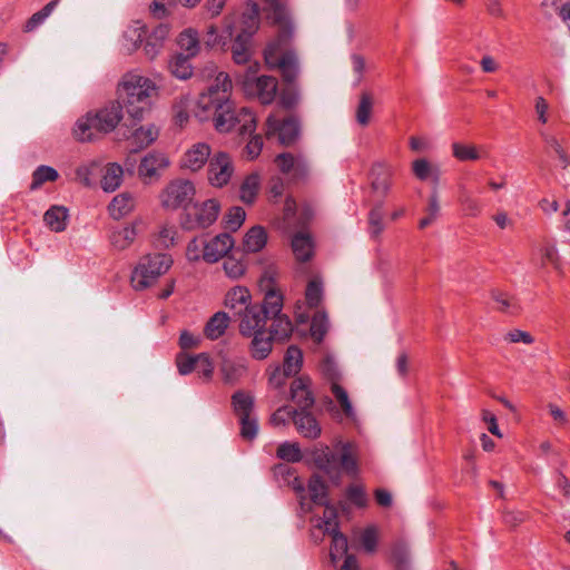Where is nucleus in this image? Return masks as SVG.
I'll return each mask as SVG.
<instances>
[{
    "mask_svg": "<svg viewBox=\"0 0 570 570\" xmlns=\"http://www.w3.org/2000/svg\"><path fill=\"white\" fill-rule=\"evenodd\" d=\"M263 12L278 28L277 37L264 51L265 62L271 69L279 68L285 80H293L298 73V57L294 50L285 49L294 35L288 0H264Z\"/></svg>",
    "mask_w": 570,
    "mask_h": 570,
    "instance_id": "4",
    "label": "nucleus"
},
{
    "mask_svg": "<svg viewBox=\"0 0 570 570\" xmlns=\"http://www.w3.org/2000/svg\"><path fill=\"white\" fill-rule=\"evenodd\" d=\"M293 253L297 261L307 262L313 256V242L311 237L304 233H297L292 239Z\"/></svg>",
    "mask_w": 570,
    "mask_h": 570,
    "instance_id": "28",
    "label": "nucleus"
},
{
    "mask_svg": "<svg viewBox=\"0 0 570 570\" xmlns=\"http://www.w3.org/2000/svg\"><path fill=\"white\" fill-rule=\"evenodd\" d=\"M441 210L440 203H439V195L436 188H434L431 193V196L429 198V205L426 207V216L423 217L420 223V228H426L430 226L439 216Z\"/></svg>",
    "mask_w": 570,
    "mask_h": 570,
    "instance_id": "48",
    "label": "nucleus"
},
{
    "mask_svg": "<svg viewBox=\"0 0 570 570\" xmlns=\"http://www.w3.org/2000/svg\"><path fill=\"white\" fill-rule=\"evenodd\" d=\"M240 435L245 440H253L257 435L258 424L257 420L252 415L239 417Z\"/></svg>",
    "mask_w": 570,
    "mask_h": 570,
    "instance_id": "58",
    "label": "nucleus"
},
{
    "mask_svg": "<svg viewBox=\"0 0 570 570\" xmlns=\"http://www.w3.org/2000/svg\"><path fill=\"white\" fill-rule=\"evenodd\" d=\"M293 422L298 433L307 439H317L322 429L316 417L308 411H293Z\"/></svg>",
    "mask_w": 570,
    "mask_h": 570,
    "instance_id": "15",
    "label": "nucleus"
},
{
    "mask_svg": "<svg viewBox=\"0 0 570 570\" xmlns=\"http://www.w3.org/2000/svg\"><path fill=\"white\" fill-rule=\"evenodd\" d=\"M383 202L376 203L368 213V234L371 238L376 239L380 237L385 228L384 225Z\"/></svg>",
    "mask_w": 570,
    "mask_h": 570,
    "instance_id": "35",
    "label": "nucleus"
},
{
    "mask_svg": "<svg viewBox=\"0 0 570 570\" xmlns=\"http://www.w3.org/2000/svg\"><path fill=\"white\" fill-rule=\"evenodd\" d=\"M234 246V239L228 233H222L204 244L203 259L216 263L225 257Z\"/></svg>",
    "mask_w": 570,
    "mask_h": 570,
    "instance_id": "13",
    "label": "nucleus"
},
{
    "mask_svg": "<svg viewBox=\"0 0 570 570\" xmlns=\"http://www.w3.org/2000/svg\"><path fill=\"white\" fill-rule=\"evenodd\" d=\"M492 299L498 304V309L500 312L513 314L518 306L514 299H511L505 293L500 292L498 289H493L491 292Z\"/></svg>",
    "mask_w": 570,
    "mask_h": 570,
    "instance_id": "55",
    "label": "nucleus"
},
{
    "mask_svg": "<svg viewBox=\"0 0 570 570\" xmlns=\"http://www.w3.org/2000/svg\"><path fill=\"white\" fill-rule=\"evenodd\" d=\"M219 204L215 199H207L200 205L195 206L196 222L199 227L206 228L210 226L218 217Z\"/></svg>",
    "mask_w": 570,
    "mask_h": 570,
    "instance_id": "25",
    "label": "nucleus"
},
{
    "mask_svg": "<svg viewBox=\"0 0 570 570\" xmlns=\"http://www.w3.org/2000/svg\"><path fill=\"white\" fill-rule=\"evenodd\" d=\"M223 267L230 278H238L245 272V265L233 256L226 257Z\"/></svg>",
    "mask_w": 570,
    "mask_h": 570,
    "instance_id": "61",
    "label": "nucleus"
},
{
    "mask_svg": "<svg viewBox=\"0 0 570 570\" xmlns=\"http://www.w3.org/2000/svg\"><path fill=\"white\" fill-rule=\"evenodd\" d=\"M68 209L63 206H51L43 215L47 226L56 233L63 232L67 227Z\"/></svg>",
    "mask_w": 570,
    "mask_h": 570,
    "instance_id": "26",
    "label": "nucleus"
},
{
    "mask_svg": "<svg viewBox=\"0 0 570 570\" xmlns=\"http://www.w3.org/2000/svg\"><path fill=\"white\" fill-rule=\"evenodd\" d=\"M331 392L342 407V411L346 417L354 420L356 416L355 410L350 401L346 390L340 384L335 383L331 385Z\"/></svg>",
    "mask_w": 570,
    "mask_h": 570,
    "instance_id": "44",
    "label": "nucleus"
},
{
    "mask_svg": "<svg viewBox=\"0 0 570 570\" xmlns=\"http://www.w3.org/2000/svg\"><path fill=\"white\" fill-rule=\"evenodd\" d=\"M158 136L159 129L154 124L139 126L128 137L130 153L138 154L139 151L148 148L157 140Z\"/></svg>",
    "mask_w": 570,
    "mask_h": 570,
    "instance_id": "14",
    "label": "nucleus"
},
{
    "mask_svg": "<svg viewBox=\"0 0 570 570\" xmlns=\"http://www.w3.org/2000/svg\"><path fill=\"white\" fill-rule=\"evenodd\" d=\"M234 29V22L228 19L225 20V24L220 33H218L217 28L214 24L209 26L204 40L205 45L208 48L220 47L222 49H225L227 43L233 39Z\"/></svg>",
    "mask_w": 570,
    "mask_h": 570,
    "instance_id": "22",
    "label": "nucleus"
},
{
    "mask_svg": "<svg viewBox=\"0 0 570 570\" xmlns=\"http://www.w3.org/2000/svg\"><path fill=\"white\" fill-rule=\"evenodd\" d=\"M297 161V157L293 156L291 153H283L276 156L275 164L277 165L278 169L285 174L291 175L293 171V168Z\"/></svg>",
    "mask_w": 570,
    "mask_h": 570,
    "instance_id": "62",
    "label": "nucleus"
},
{
    "mask_svg": "<svg viewBox=\"0 0 570 570\" xmlns=\"http://www.w3.org/2000/svg\"><path fill=\"white\" fill-rule=\"evenodd\" d=\"M276 455L286 463L301 462L303 459V454L298 444L291 442H283L279 444L276 451Z\"/></svg>",
    "mask_w": 570,
    "mask_h": 570,
    "instance_id": "47",
    "label": "nucleus"
},
{
    "mask_svg": "<svg viewBox=\"0 0 570 570\" xmlns=\"http://www.w3.org/2000/svg\"><path fill=\"white\" fill-rule=\"evenodd\" d=\"M178 3H180L179 0H154L150 4V12L154 17L161 19L168 16Z\"/></svg>",
    "mask_w": 570,
    "mask_h": 570,
    "instance_id": "57",
    "label": "nucleus"
},
{
    "mask_svg": "<svg viewBox=\"0 0 570 570\" xmlns=\"http://www.w3.org/2000/svg\"><path fill=\"white\" fill-rule=\"evenodd\" d=\"M232 81L228 75L219 72L215 83L208 87L198 100V107L204 112H213L215 128L220 132H227L236 127L242 135L253 134L256 128V119L250 109L243 107L235 109L234 102L229 100L228 91Z\"/></svg>",
    "mask_w": 570,
    "mask_h": 570,
    "instance_id": "3",
    "label": "nucleus"
},
{
    "mask_svg": "<svg viewBox=\"0 0 570 570\" xmlns=\"http://www.w3.org/2000/svg\"><path fill=\"white\" fill-rule=\"evenodd\" d=\"M277 69L281 71L282 79L286 83V87L279 94V104L284 108L291 109L297 105L298 99H299L298 90L295 87V82H296L299 73H297V76L293 80H285L283 71L279 68H277ZM298 72H301L299 68H298Z\"/></svg>",
    "mask_w": 570,
    "mask_h": 570,
    "instance_id": "34",
    "label": "nucleus"
},
{
    "mask_svg": "<svg viewBox=\"0 0 570 570\" xmlns=\"http://www.w3.org/2000/svg\"><path fill=\"white\" fill-rule=\"evenodd\" d=\"M156 94L154 82L144 76L127 73L118 86L117 100L110 101L97 112H88L76 122L73 135L79 141H92L97 134L111 132L122 119V109L135 121H141L150 109Z\"/></svg>",
    "mask_w": 570,
    "mask_h": 570,
    "instance_id": "1",
    "label": "nucleus"
},
{
    "mask_svg": "<svg viewBox=\"0 0 570 570\" xmlns=\"http://www.w3.org/2000/svg\"><path fill=\"white\" fill-rule=\"evenodd\" d=\"M122 176L124 168L119 164H108L101 179V188L107 193L115 191L120 186Z\"/></svg>",
    "mask_w": 570,
    "mask_h": 570,
    "instance_id": "31",
    "label": "nucleus"
},
{
    "mask_svg": "<svg viewBox=\"0 0 570 570\" xmlns=\"http://www.w3.org/2000/svg\"><path fill=\"white\" fill-rule=\"evenodd\" d=\"M246 217L245 210L235 206L229 209V212L224 217V227L230 232H236L244 223Z\"/></svg>",
    "mask_w": 570,
    "mask_h": 570,
    "instance_id": "52",
    "label": "nucleus"
},
{
    "mask_svg": "<svg viewBox=\"0 0 570 570\" xmlns=\"http://www.w3.org/2000/svg\"><path fill=\"white\" fill-rule=\"evenodd\" d=\"M452 151L453 156L461 161L478 160L481 157L475 146L461 142H453Z\"/></svg>",
    "mask_w": 570,
    "mask_h": 570,
    "instance_id": "54",
    "label": "nucleus"
},
{
    "mask_svg": "<svg viewBox=\"0 0 570 570\" xmlns=\"http://www.w3.org/2000/svg\"><path fill=\"white\" fill-rule=\"evenodd\" d=\"M137 235L136 226H126L120 230H116L111 234V244L118 249L127 248L135 239Z\"/></svg>",
    "mask_w": 570,
    "mask_h": 570,
    "instance_id": "45",
    "label": "nucleus"
},
{
    "mask_svg": "<svg viewBox=\"0 0 570 570\" xmlns=\"http://www.w3.org/2000/svg\"><path fill=\"white\" fill-rule=\"evenodd\" d=\"M320 371L330 384L340 383L342 380V372L332 354H326L320 363Z\"/></svg>",
    "mask_w": 570,
    "mask_h": 570,
    "instance_id": "38",
    "label": "nucleus"
},
{
    "mask_svg": "<svg viewBox=\"0 0 570 570\" xmlns=\"http://www.w3.org/2000/svg\"><path fill=\"white\" fill-rule=\"evenodd\" d=\"M311 336L316 343H322L328 331V320L325 312H316L311 322Z\"/></svg>",
    "mask_w": 570,
    "mask_h": 570,
    "instance_id": "43",
    "label": "nucleus"
},
{
    "mask_svg": "<svg viewBox=\"0 0 570 570\" xmlns=\"http://www.w3.org/2000/svg\"><path fill=\"white\" fill-rule=\"evenodd\" d=\"M306 303L311 308L317 307L323 299V285L318 278L308 282L305 291Z\"/></svg>",
    "mask_w": 570,
    "mask_h": 570,
    "instance_id": "50",
    "label": "nucleus"
},
{
    "mask_svg": "<svg viewBox=\"0 0 570 570\" xmlns=\"http://www.w3.org/2000/svg\"><path fill=\"white\" fill-rule=\"evenodd\" d=\"M360 542L367 553H373L377 547V530L375 527H367L360 535Z\"/></svg>",
    "mask_w": 570,
    "mask_h": 570,
    "instance_id": "56",
    "label": "nucleus"
},
{
    "mask_svg": "<svg viewBox=\"0 0 570 570\" xmlns=\"http://www.w3.org/2000/svg\"><path fill=\"white\" fill-rule=\"evenodd\" d=\"M195 370L206 380L209 381L214 373V364L207 353L197 354V366Z\"/></svg>",
    "mask_w": 570,
    "mask_h": 570,
    "instance_id": "60",
    "label": "nucleus"
},
{
    "mask_svg": "<svg viewBox=\"0 0 570 570\" xmlns=\"http://www.w3.org/2000/svg\"><path fill=\"white\" fill-rule=\"evenodd\" d=\"M374 105V98L371 92L363 91L360 95V101L355 111V119L358 125L365 127L368 125Z\"/></svg>",
    "mask_w": 570,
    "mask_h": 570,
    "instance_id": "36",
    "label": "nucleus"
},
{
    "mask_svg": "<svg viewBox=\"0 0 570 570\" xmlns=\"http://www.w3.org/2000/svg\"><path fill=\"white\" fill-rule=\"evenodd\" d=\"M259 187V176L257 173L248 175L240 185V199L246 204H252L257 195Z\"/></svg>",
    "mask_w": 570,
    "mask_h": 570,
    "instance_id": "41",
    "label": "nucleus"
},
{
    "mask_svg": "<svg viewBox=\"0 0 570 570\" xmlns=\"http://www.w3.org/2000/svg\"><path fill=\"white\" fill-rule=\"evenodd\" d=\"M283 309V296L274 289L266 292L262 303H250L234 317L238 321L239 333L249 337L266 328L268 316H275Z\"/></svg>",
    "mask_w": 570,
    "mask_h": 570,
    "instance_id": "6",
    "label": "nucleus"
},
{
    "mask_svg": "<svg viewBox=\"0 0 570 570\" xmlns=\"http://www.w3.org/2000/svg\"><path fill=\"white\" fill-rule=\"evenodd\" d=\"M252 303V296L246 287L236 286L227 292L225 305L232 311L233 317H236L243 308Z\"/></svg>",
    "mask_w": 570,
    "mask_h": 570,
    "instance_id": "23",
    "label": "nucleus"
},
{
    "mask_svg": "<svg viewBox=\"0 0 570 570\" xmlns=\"http://www.w3.org/2000/svg\"><path fill=\"white\" fill-rule=\"evenodd\" d=\"M373 180H372V189L373 191L385 196L391 187V183L386 174H384V167L382 165H376L372 169Z\"/></svg>",
    "mask_w": 570,
    "mask_h": 570,
    "instance_id": "49",
    "label": "nucleus"
},
{
    "mask_svg": "<svg viewBox=\"0 0 570 570\" xmlns=\"http://www.w3.org/2000/svg\"><path fill=\"white\" fill-rule=\"evenodd\" d=\"M541 136L547 145L557 154L562 167L566 168L570 164V158L559 144L558 139L544 132H541Z\"/></svg>",
    "mask_w": 570,
    "mask_h": 570,
    "instance_id": "59",
    "label": "nucleus"
},
{
    "mask_svg": "<svg viewBox=\"0 0 570 570\" xmlns=\"http://www.w3.org/2000/svg\"><path fill=\"white\" fill-rule=\"evenodd\" d=\"M229 321H230V317L228 316L227 313H225V312L215 313L209 318V321L207 322V324L205 326V330H204L205 335L210 340H216V338L220 337L225 333Z\"/></svg>",
    "mask_w": 570,
    "mask_h": 570,
    "instance_id": "30",
    "label": "nucleus"
},
{
    "mask_svg": "<svg viewBox=\"0 0 570 570\" xmlns=\"http://www.w3.org/2000/svg\"><path fill=\"white\" fill-rule=\"evenodd\" d=\"M273 476L279 488L288 487L296 493L304 492V484L295 474V470L287 463H278L273 466Z\"/></svg>",
    "mask_w": 570,
    "mask_h": 570,
    "instance_id": "17",
    "label": "nucleus"
},
{
    "mask_svg": "<svg viewBox=\"0 0 570 570\" xmlns=\"http://www.w3.org/2000/svg\"><path fill=\"white\" fill-rule=\"evenodd\" d=\"M252 341L248 345L250 356L255 360H265L273 350L274 338L268 334L267 330L255 332L250 336Z\"/></svg>",
    "mask_w": 570,
    "mask_h": 570,
    "instance_id": "20",
    "label": "nucleus"
},
{
    "mask_svg": "<svg viewBox=\"0 0 570 570\" xmlns=\"http://www.w3.org/2000/svg\"><path fill=\"white\" fill-rule=\"evenodd\" d=\"M266 135H277L278 141L284 146L293 145L299 136V121L295 116H289L279 121L274 116H269L266 121Z\"/></svg>",
    "mask_w": 570,
    "mask_h": 570,
    "instance_id": "10",
    "label": "nucleus"
},
{
    "mask_svg": "<svg viewBox=\"0 0 570 570\" xmlns=\"http://www.w3.org/2000/svg\"><path fill=\"white\" fill-rule=\"evenodd\" d=\"M413 173L421 180L432 178L435 184L439 181V170L425 159H416L413 163Z\"/></svg>",
    "mask_w": 570,
    "mask_h": 570,
    "instance_id": "51",
    "label": "nucleus"
},
{
    "mask_svg": "<svg viewBox=\"0 0 570 570\" xmlns=\"http://www.w3.org/2000/svg\"><path fill=\"white\" fill-rule=\"evenodd\" d=\"M179 47L187 52L186 57H194L199 49L198 33L194 29H186L179 35Z\"/></svg>",
    "mask_w": 570,
    "mask_h": 570,
    "instance_id": "40",
    "label": "nucleus"
},
{
    "mask_svg": "<svg viewBox=\"0 0 570 570\" xmlns=\"http://www.w3.org/2000/svg\"><path fill=\"white\" fill-rule=\"evenodd\" d=\"M168 166L169 160L166 155L154 150L141 158L138 166V175L145 183H148L153 178H157L159 176V170L165 169Z\"/></svg>",
    "mask_w": 570,
    "mask_h": 570,
    "instance_id": "12",
    "label": "nucleus"
},
{
    "mask_svg": "<svg viewBox=\"0 0 570 570\" xmlns=\"http://www.w3.org/2000/svg\"><path fill=\"white\" fill-rule=\"evenodd\" d=\"M59 178V173L51 166L40 165L32 173V181L30 190L39 189L45 183L56 181Z\"/></svg>",
    "mask_w": 570,
    "mask_h": 570,
    "instance_id": "37",
    "label": "nucleus"
},
{
    "mask_svg": "<svg viewBox=\"0 0 570 570\" xmlns=\"http://www.w3.org/2000/svg\"><path fill=\"white\" fill-rule=\"evenodd\" d=\"M232 404L238 417L250 415L254 407V399L243 391H237L232 396Z\"/></svg>",
    "mask_w": 570,
    "mask_h": 570,
    "instance_id": "39",
    "label": "nucleus"
},
{
    "mask_svg": "<svg viewBox=\"0 0 570 570\" xmlns=\"http://www.w3.org/2000/svg\"><path fill=\"white\" fill-rule=\"evenodd\" d=\"M303 510H313L314 505L323 507V517L318 528L332 535L331 559L333 562L347 554V538L338 530L340 525L350 521L354 507L364 508L366 501H299Z\"/></svg>",
    "mask_w": 570,
    "mask_h": 570,
    "instance_id": "5",
    "label": "nucleus"
},
{
    "mask_svg": "<svg viewBox=\"0 0 570 570\" xmlns=\"http://www.w3.org/2000/svg\"><path fill=\"white\" fill-rule=\"evenodd\" d=\"M210 159V147L205 142H197L185 153L183 166L191 171L199 170Z\"/></svg>",
    "mask_w": 570,
    "mask_h": 570,
    "instance_id": "19",
    "label": "nucleus"
},
{
    "mask_svg": "<svg viewBox=\"0 0 570 570\" xmlns=\"http://www.w3.org/2000/svg\"><path fill=\"white\" fill-rule=\"evenodd\" d=\"M259 63L254 61L247 67L244 75L238 76V81L246 96L257 98L263 105H269L277 95L278 82L272 76L257 77Z\"/></svg>",
    "mask_w": 570,
    "mask_h": 570,
    "instance_id": "7",
    "label": "nucleus"
},
{
    "mask_svg": "<svg viewBox=\"0 0 570 570\" xmlns=\"http://www.w3.org/2000/svg\"><path fill=\"white\" fill-rule=\"evenodd\" d=\"M195 195L194 184L186 179L170 181L161 194V204L166 208L186 207Z\"/></svg>",
    "mask_w": 570,
    "mask_h": 570,
    "instance_id": "9",
    "label": "nucleus"
},
{
    "mask_svg": "<svg viewBox=\"0 0 570 570\" xmlns=\"http://www.w3.org/2000/svg\"><path fill=\"white\" fill-rule=\"evenodd\" d=\"M311 380L302 376L295 379L291 384L292 400L298 405V411L309 410L315 402V399L309 390Z\"/></svg>",
    "mask_w": 570,
    "mask_h": 570,
    "instance_id": "16",
    "label": "nucleus"
},
{
    "mask_svg": "<svg viewBox=\"0 0 570 570\" xmlns=\"http://www.w3.org/2000/svg\"><path fill=\"white\" fill-rule=\"evenodd\" d=\"M169 70L178 79L186 80L191 73L193 69L189 63V57L177 55L169 62Z\"/></svg>",
    "mask_w": 570,
    "mask_h": 570,
    "instance_id": "42",
    "label": "nucleus"
},
{
    "mask_svg": "<svg viewBox=\"0 0 570 570\" xmlns=\"http://www.w3.org/2000/svg\"><path fill=\"white\" fill-rule=\"evenodd\" d=\"M176 362H177V367H178L179 374L187 375V374L191 373L195 370V367L197 366V355L189 356V355L179 354L177 356Z\"/></svg>",
    "mask_w": 570,
    "mask_h": 570,
    "instance_id": "64",
    "label": "nucleus"
},
{
    "mask_svg": "<svg viewBox=\"0 0 570 570\" xmlns=\"http://www.w3.org/2000/svg\"><path fill=\"white\" fill-rule=\"evenodd\" d=\"M312 461L327 478V481L320 474L314 473L308 480L309 499H326L330 495L328 485L340 487L342 475L354 478L358 468L354 456L352 443L340 442L335 450L327 445H315L311 450Z\"/></svg>",
    "mask_w": 570,
    "mask_h": 570,
    "instance_id": "2",
    "label": "nucleus"
},
{
    "mask_svg": "<svg viewBox=\"0 0 570 570\" xmlns=\"http://www.w3.org/2000/svg\"><path fill=\"white\" fill-rule=\"evenodd\" d=\"M233 61L237 65H252L254 53L253 39L236 35L230 46Z\"/></svg>",
    "mask_w": 570,
    "mask_h": 570,
    "instance_id": "21",
    "label": "nucleus"
},
{
    "mask_svg": "<svg viewBox=\"0 0 570 570\" xmlns=\"http://www.w3.org/2000/svg\"><path fill=\"white\" fill-rule=\"evenodd\" d=\"M261 8L256 1H248L245 11L242 13L239 31L237 35L252 38L259 29Z\"/></svg>",
    "mask_w": 570,
    "mask_h": 570,
    "instance_id": "18",
    "label": "nucleus"
},
{
    "mask_svg": "<svg viewBox=\"0 0 570 570\" xmlns=\"http://www.w3.org/2000/svg\"><path fill=\"white\" fill-rule=\"evenodd\" d=\"M220 372L226 384H235L246 373V366L242 362L224 358L220 364Z\"/></svg>",
    "mask_w": 570,
    "mask_h": 570,
    "instance_id": "32",
    "label": "nucleus"
},
{
    "mask_svg": "<svg viewBox=\"0 0 570 570\" xmlns=\"http://www.w3.org/2000/svg\"><path fill=\"white\" fill-rule=\"evenodd\" d=\"M134 208V200L130 194L122 193L114 197L108 206L109 214L115 219H120Z\"/></svg>",
    "mask_w": 570,
    "mask_h": 570,
    "instance_id": "33",
    "label": "nucleus"
},
{
    "mask_svg": "<svg viewBox=\"0 0 570 570\" xmlns=\"http://www.w3.org/2000/svg\"><path fill=\"white\" fill-rule=\"evenodd\" d=\"M309 174V165L303 157H297V161L293 168V171L289 175V178L297 183L305 180Z\"/></svg>",
    "mask_w": 570,
    "mask_h": 570,
    "instance_id": "63",
    "label": "nucleus"
},
{
    "mask_svg": "<svg viewBox=\"0 0 570 570\" xmlns=\"http://www.w3.org/2000/svg\"><path fill=\"white\" fill-rule=\"evenodd\" d=\"M60 0H51L41 10L33 13L24 24V31L29 32L40 26L57 8Z\"/></svg>",
    "mask_w": 570,
    "mask_h": 570,
    "instance_id": "46",
    "label": "nucleus"
},
{
    "mask_svg": "<svg viewBox=\"0 0 570 570\" xmlns=\"http://www.w3.org/2000/svg\"><path fill=\"white\" fill-rule=\"evenodd\" d=\"M146 36V30L144 27H134L129 28L124 33V46L127 50L131 51L138 48L144 41V37Z\"/></svg>",
    "mask_w": 570,
    "mask_h": 570,
    "instance_id": "53",
    "label": "nucleus"
},
{
    "mask_svg": "<svg viewBox=\"0 0 570 570\" xmlns=\"http://www.w3.org/2000/svg\"><path fill=\"white\" fill-rule=\"evenodd\" d=\"M303 365V353L296 345H291L284 356L283 373L284 376L296 375Z\"/></svg>",
    "mask_w": 570,
    "mask_h": 570,
    "instance_id": "29",
    "label": "nucleus"
},
{
    "mask_svg": "<svg viewBox=\"0 0 570 570\" xmlns=\"http://www.w3.org/2000/svg\"><path fill=\"white\" fill-rule=\"evenodd\" d=\"M173 264L167 254H153L141 258L131 274V285L136 291L149 287L160 275L166 273Z\"/></svg>",
    "mask_w": 570,
    "mask_h": 570,
    "instance_id": "8",
    "label": "nucleus"
},
{
    "mask_svg": "<svg viewBox=\"0 0 570 570\" xmlns=\"http://www.w3.org/2000/svg\"><path fill=\"white\" fill-rule=\"evenodd\" d=\"M267 242L266 230L262 226L252 227L245 235L243 248L245 253L259 252Z\"/></svg>",
    "mask_w": 570,
    "mask_h": 570,
    "instance_id": "27",
    "label": "nucleus"
},
{
    "mask_svg": "<svg viewBox=\"0 0 570 570\" xmlns=\"http://www.w3.org/2000/svg\"><path fill=\"white\" fill-rule=\"evenodd\" d=\"M268 320L272 321V324L267 332L274 341L285 342L291 337L294 327L287 315L281 312L275 316H268Z\"/></svg>",
    "mask_w": 570,
    "mask_h": 570,
    "instance_id": "24",
    "label": "nucleus"
},
{
    "mask_svg": "<svg viewBox=\"0 0 570 570\" xmlns=\"http://www.w3.org/2000/svg\"><path fill=\"white\" fill-rule=\"evenodd\" d=\"M234 173L230 156L225 151L214 154L208 163V180L215 187L227 185Z\"/></svg>",
    "mask_w": 570,
    "mask_h": 570,
    "instance_id": "11",
    "label": "nucleus"
}]
</instances>
